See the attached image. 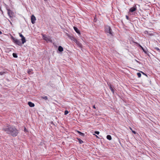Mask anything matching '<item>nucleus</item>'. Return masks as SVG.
Segmentation results:
<instances>
[{
    "label": "nucleus",
    "instance_id": "obj_1",
    "mask_svg": "<svg viewBox=\"0 0 160 160\" xmlns=\"http://www.w3.org/2000/svg\"><path fill=\"white\" fill-rule=\"evenodd\" d=\"M2 130L7 134L10 135L13 137L16 136L18 133V130L13 126H5L2 128Z\"/></svg>",
    "mask_w": 160,
    "mask_h": 160
},
{
    "label": "nucleus",
    "instance_id": "obj_2",
    "mask_svg": "<svg viewBox=\"0 0 160 160\" xmlns=\"http://www.w3.org/2000/svg\"><path fill=\"white\" fill-rule=\"evenodd\" d=\"M42 36L43 39L47 42H52V40L49 36H47L46 35L42 34Z\"/></svg>",
    "mask_w": 160,
    "mask_h": 160
},
{
    "label": "nucleus",
    "instance_id": "obj_3",
    "mask_svg": "<svg viewBox=\"0 0 160 160\" xmlns=\"http://www.w3.org/2000/svg\"><path fill=\"white\" fill-rule=\"evenodd\" d=\"M105 32L107 33H109L110 34L112 35V30L109 26H107L105 27Z\"/></svg>",
    "mask_w": 160,
    "mask_h": 160
},
{
    "label": "nucleus",
    "instance_id": "obj_4",
    "mask_svg": "<svg viewBox=\"0 0 160 160\" xmlns=\"http://www.w3.org/2000/svg\"><path fill=\"white\" fill-rule=\"evenodd\" d=\"M36 20V17L34 15H32L31 17V21L32 24H34Z\"/></svg>",
    "mask_w": 160,
    "mask_h": 160
},
{
    "label": "nucleus",
    "instance_id": "obj_5",
    "mask_svg": "<svg viewBox=\"0 0 160 160\" xmlns=\"http://www.w3.org/2000/svg\"><path fill=\"white\" fill-rule=\"evenodd\" d=\"M8 14L10 17H12L13 16L12 12L9 9H7Z\"/></svg>",
    "mask_w": 160,
    "mask_h": 160
},
{
    "label": "nucleus",
    "instance_id": "obj_6",
    "mask_svg": "<svg viewBox=\"0 0 160 160\" xmlns=\"http://www.w3.org/2000/svg\"><path fill=\"white\" fill-rule=\"evenodd\" d=\"M136 9H136V6L135 5L133 7L130 8L129 11L130 12H134V11H135L136 10Z\"/></svg>",
    "mask_w": 160,
    "mask_h": 160
},
{
    "label": "nucleus",
    "instance_id": "obj_7",
    "mask_svg": "<svg viewBox=\"0 0 160 160\" xmlns=\"http://www.w3.org/2000/svg\"><path fill=\"white\" fill-rule=\"evenodd\" d=\"M68 36L72 40L74 41V42L76 41L77 39L73 36L70 35H68Z\"/></svg>",
    "mask_w": 160,
    "mask_h": 160
},
{
    "label": "nucleus",
    "instance_id": "obj_8",
    "mask_svg": "<svg viewBox=\"0 0 160 160\" xmlns=\"http://www.w3.org/2000/svg\"><path fill=\"white\" fill-rule=\"evenodd\" d=\"M73 28H74V30L76 31V32L77 33L79 34H80V33L79 31V30L78 29V28L77 27H74Z\"/></svg>",
    "mask_w": 160,
    "mask_h": 160
},
{
    "label": "nucleus",
    "instance_id": "obj_9",
    "mask_svg": "<svg viewBox=\"0 0 160 160\" xmlns=\"http://www.w3.org/2000/svg\"><path fill=\"white\" fill-rule=\"evenodd\" d=\"M15 43L16 44H18V45L19 46H21L22 45L21 41L20 40H18V39L16 40V42H15Z\"/></svg>",
    "mask_w": 160,
    "mask_h": 160
},
{
    "label": "nucleus",
    "instance_id": "obj_10",
    "mask_svg": "<svg viewBox=\"0 0 160 160\" xmlns=\"http://www.w3.org/2000/svg\"><path fill=\"white\" fill-rule=\"evenodd\" d=\"M28 105L30 107H33L34 106V104L30 102H29L28 103Z\"/></svg>",
    "mask_w": 160,
    "mask_h": 160
},
{
    "label": "nucleus",
    "instance_id": "obj_11",
    "mask_svg": "<svg viewBox=\"0 0 160 160\" xmlns=\"http://www.w3.org/2000/svg\"><path fill=\"white\" fill-rule=\"evenodd\" d=\"M58 50L59 52H62L63 51V48L61 46H59L58 48Z\"/></svg>",
    "mask_w": 160,
    "mask_h": 160
},
{
    "label": "nucleus",
    "instance_id": "obj_12",
    "mask_svg": "<svg viewBox=\"0 0 160 160\" xmlns=\"http://www.w3.org/2000/svg\"><path fill=\"white\" fill-rule=\"evenodd\" d=\"M109 88H110V89L111 90V91L112 92V93H114V89H113L112 86L111 85H109Z\"/></svg>",
    "mask_w": 160,
    "mask_h": 160
},
{
    "label": "nucleus",
    "instance_id": "obj_13",
    "mask_svg": "<svg viewBox=\"0 0 160 160\" xmlns=\"http://www.w3.org/2000/svg\"><path fill=\"white\" fill-rule=\"evenodd\" d=\"M21 40L22 42V44H23L26 42L25 38L24 37L22 38Z\"/></svg>",
    "mask_w": 160,
    "mask_h": 160
},
{
    "label": "nucleus",
    "instance_id": "obj_14",
    "mask_svg": "<svg viewBox=\"0 0 160 160\" xmlns=\"http://www.w3.org/2000/svg\"><path fill=\"white\" fill-rule=\"evenodd\" d=\"M77 44L79 47H81L82 46L81 44L77 40H76V41L75 42Z\"/></svg>",
    "mask_w": 160,
    "mask_h": 160
},
{
    "label": "nucleus",
    "instance_id": "obj_15",
    "mask_svg": "<svg viewBox=\"0 0 160 160\" xmlns=\"http://www.w3.org/2000/svg\"><path fill=\"white\" fill-rule=\"evenodd\" d=\"M28 73L29 74H33V72H32V69H28Z\"/></svg>",
    "mask_w": 160,
    "mask_h": 160
},
{
    "label": "nucleus",
    "instance_id": "obj_16",
    "mask_svg": "<svg viewBox=\"0 0 160 160\" xmlns=\"http://www.w3.org/2000/svg\"><path fill=\"white\" fill-rule=\"evenodd\" d=\"M139 46L140 47L142 48V49L143 50V52L146 54H147V51L144 50L143 48L139 44Z\"/></svg>",
    "mask_w": 160,
    "mask_h": 160
},
{
    "label": "nucleus",
    "instance_id": "obj_17",
    "mask_svg": "<svg viewBox=\"0 0 160 160\" xmlns=\"http://www.w3.org/2000/svg\"><path fill=\"white\" fill-rule=\"evenodd\" d=\"M107 138L108 139L110 140L112 139L111 136L110 135H108L107 136Z\"/></svg>",
    "mask_w": 160,
    "mask_h": 160
},
{
    "label": "nucleus",
    "instance_id": "obj_18",
    "mask_svg": "<svg viewBox=\"0 0 160 160\" xmlns=\"http://www.w3.org/2000/svg\"><path fill=\"white\" fill-rule=\"evenodd\" d=\"M41 99H44L45 100H47L48 99L47 96H42L41 97Z\"/></svg>",
    "mask_w": 160,
    "mask_h": 160
},
{
    "label": "nucleus",
    "instance_id": "obj_19",
    "mask_svg": "<svg viewBox=\"0 0 160 160\" xmlns=\"http://www.w3.org/2000/svg\"><path fill=\"white\" fill-rule=\"evenodd\" d=\"M77 132L79 134V135H80L82 136H84V134L83 133H82L79 131H77Z\"/></svg>",
    "mask_w": 160,
    "mask_h": 160
},
{
    "label": "nucleus",
    "instance_id": "obj_20",
    "mask_svg": "<svg viewBox=\"0 0 160 160\" xmlns=\"http://www.w3.org/2000/svg\"><path fill=\"white\" fill-rule=\"evenodd\" d=\"M78 139L79 141V142L80 144H82V143L83 142V141L82 140H81V139L78 138Z\"/></svg>",
    "mask_w": 160,
    "mask_h": 160
},
{
    "label": "nucleus",
    "instance_id": "obj_21",
    "mask_svg": "<svg viewBox=\"0 0 160 160\" xmlns=\"http://www.w3.org/2000/svg\"><path fill=\"white\" fill-rule=\"evenodd\" d=\"M12 40L13 41V42L14 43H15V42H16V40H17V39L14 38L13 37H12Z\"/></svg>",
    "mask_w": 160,
    "mask_h": 160
},
{
    "label": "nucleus",
    "instance_id": "obj_22",
    "mask_svg": "<svg viewBox=\"0 0 160 160\" xmlns=\"http://www.w3.org/2000/svg\"><path fill=\"white\" fill-rule=\"evenodd\" d=\"M12 55H13V57L14 58H17V57H18L17 54H16L15 53H13L12 54Z\"/></svg>",
    "mask_w": 160,
    "mask_h": 160
},
{
    "label": "nucleus",
    "instance_id": "obj_23",
    "mask_svg": "<svg viewBox=\"0 0 160 160\" xmlns=\"http://www.w3.org/2000/svg\"><path fill=\"white\" fill-rule=\"evenodd\" d=\"M137 75L138 76V77H139V78H140L141 77V73H139V72H138L137 73Z\"/></svg>",
    "mask_w": 160,
    "mask_h": 160
},
{
    "label": "nucleus",
    "instance_id": "obj_24",
    "mask_svg": "<svg viewBox=\"0 0 160 160\" xmlns=\"http://www.w3.org/2000/svg\"><path fill=\"white\" fill-rule=\"evenodd\" d=\"M5 73V72H0V75H2Z\"/></svg>",
    "mask_w": 160,
    "mask_h": 160
},
{
    "label": "nucleus",
    "instance_id": "obj_25",
    "mask_svg": "<svg viewBox=\"0 0 160 160\" xmlns=\"http://www.w3.org/2000/svg\"><path fill=\"white\" fill-rule=\"evenodd\" d=\"M68 112L67 110H65L64 112V114L65 115H67L68 113Z\"/></svg>",
    "mask_w": 160,
    "mask_h": 160
},
{
    "label": "nucleus",
    "instance_id": "obj_26",
    "mask_svg": "<svg viewBox=\"0 0 160 160\" xmlns=\"http://www.w3.org/2000/svg\"><path fill=\"white\" fill-rule=\"evenodd\" d=\"M155 49L157 51H158V52H160V49L158 48H155Z\"/></svg>",
    "mask_w": 160,
    "mask_h": 160
},
{
    "label": "nucleus",
    "instance_id": "obj_27",
    "mask_svg": "<svg viewBox=\"0 0 160 160\" xmlns=\"http://www.w3.org/2000/svg\"><path fill=\"white\" fill-rule=\"evenodd\" d=\"M19 35L20 37L21 38H22L24 37V36H23V35L21 34V33H19Z\"/></svg>",
    "mask_w": 160,
    "mask_h": 160
},
{
    "label": "nucleus",
    "instance_id": "obj_28",
    "mask_svg": "<svg viewBox=\"0 0 160 160\" xmlns=\"http://www.w3.org/2000/svg\"><path fill=\"white\" fill-rule=\"evenodd\" d=\"M94 132L97 134H98L99 133V132L98 131H95Z\"/></svg>",
    "mask_w": 160,
    "mask_h": 160
},
{
    "label": "nucleus",
    "instance_id": "obj_29",
    "mask_svg": "<svg viewBox=\"0 0 160 160\" xmlns=\"http://www.w3.org/2000/svg\"><path fill=\"white\" fill-rule=\"evenodd\" d=\"M132 132L133 133L136 134V132L135 131L132 130Z\"/></svg>",
    "mask_w": 160,
    "mask_h": 160
},
{
    "label": "nucleus",
    "instance_id": "obj_30",
    "mask_svg": "<svg viewBox=\"0 0 160 160\" xmlns=\"http://www.w3.org/2000/svg\"><path fill=\"white\" fill-rule=\"evenodd\" d=\"M126 18L128 20L129 19V17L127 16H126Z\"/></svg>",
    "mask_w": 160,
    "mask_h": 160
},
{
    "label": "nucleus",
    "instance_id": "obj_31",
    "mask_svg": "<svg viewBox=\"0 0 160 160\" xmlns=\"http://www.w3.org/2000/svg\"><path fill=\"white\" fill-rule=\"evenodd\" d=\"M93 108H94V109H95V108H96V107H95V105H94V106H93Z\"/></svg>",
    "mask_w": 160,
    "mask_h": 160
},
{
    "label": "nucleus",
    "instance_id": "obj_32",
    "mask_svg": "<svg viewBox=\"0 0 160 160\" xmlns=\"http://www.w3.org/2000/svg\"><path fill=\"white\" fill-rule=\"evenodd\" d=\"M24 131H26V128H24Z\"/></svg>",
    "mask_w": 160,
    "mask_h": 160
},
{
    "label": "nucleus",
    "instance_id": "obj_33",
    "mask_svg": "<svg viewBox=\"0 0 160 160\" xmlns=\"http://www.w3.org/2000/svg\"><path fill=\"white\" fill-rule=\"evenodd\" d=\"M142 72V73L143 74H144V75H145V74L144 72Z\"/></svg>",
    "mask_w": 160,
    "mask_h": 160
},
{
    "label": "nucleus",
    "instance_id": "obj_34",
    "mask_svg": "<svg viewBox=\"0 0 160 160\" xmlns=\"http://www.w3.org/2000/svg\"><path fill=\"white\" fill-rule=\"evenodd\" d=\"M9 21L10 22V23L11 24V25H12V22H10V21Z\"/></svg>",
    "mask_w": 160,
    "mask_h": 160
},
{
    "label": "nucleus",
    "instance_id": "obj_35",
    "mask_svg": "<svg viewBox=\"0 0 160 160\" xmlns=\"http://www.w3.org/2000/svg\"><path fill=\"white\" fill-rule=\"evenodd\" d=\"M2 33V32L0 31V34H1Z\"/></svg>",
    "mask_w": 160,
    "mask_h": 160
},
{
    "label": "nucleus",
    "instance_id": "obj_36",
    "mask_svg": "<svg viewBox=\"0 0 160 160\" xmlns=\"http://www.w3.org/2000/svg\"><path fill=\"white\" fill-rule=\"evenodd\" d=\"M130 129L131 130H132V129L131 128H130Z\"/></svg>",
    "mask_w": 160,
    "mask_h": 160
},
{
    "label": "nucleus",
    "instance_id": "obj_37",
    "mask_svg": "<svg viewBox=\"0 0 160 160\" xmlns=\"http://www.w3.org/2000/svg\"><path fill=\"white\" fill-rule=\"evenodd\" d=\"M137 62H138V61H137Z\"/></svg>",
    "mask_w": 160,
    "mask_h": 160
},
{
    "label": "nucleus",
    "instance_id": "obj_38",
    "mask_svg": "<svg viewBox=\"0 0 160 160\" xmlns=\"http://www.w3.org/2000/svg\"><path fill=\"white\" fill-rule=\"evenodd\" d=\"M96 137H98V136H97L96 135Z\"/></svg>",
    "mask_w": 160,
    "mask_h": 160
}]
</instances>
